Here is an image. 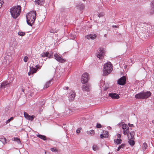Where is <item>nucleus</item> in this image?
Wrapping results in <instances>:
<instances>
[{
	"mask_svg": "<svg viewBox=\"0 0 154 154\" xmlns=\"http://www.w3.org/2000/svg\"><path fill=\"white\" fill-rule=\"evenodd\" d=\"M50 32L51 33H54V30H50Z\"/></svg>",
	"mask_w": 154,
	"mask_h": 154,
	"instance_id": "c03bdc74",
	"label": "nucleus"
},
{
	"mask_svg": "<svg viewBox=\"0 0 154 154\" xmlns=\"http://www.w3.org/2000/svg\"><path fill=\"white\" fill-rule=\"evenodd\" d=\"M18 34L19 35L23 36L25 35V33L24 32H18Z\"/></svg>",
	"mask_w": 154,
	"mask_h": 154,
	"instance_id": "c756f323",
	"label": "nucleus"
},
{
	"mask_svg": "<svg viewBox=\"0 0 154 154\" xmlns=\"http://www.w3.org/2000/svg\"><path fill=\"white\" fill-rule=\"evenodd\" d=\"M126 78L124 76L120 78L118 81V84L121 85H123L126 83Z\"/></svg>",
	"mask_w": 154,
	"mask_h": 154,
	"instance_id": "9b49d317",
	"label": "nucleus"
},
{
	"mask_svg": "<svg viewBox=\"0 0 154 154\" xmlns=\"http://www.w3.org/2000/svg\"><path fill=\"white\" fill-rule=\"evenodd\" d=\"M115 143L117 144H119L121 143L122 140L121 139H116L114 140Z\"/></svg>",
	"mask_w": 154,
	"mask_h": 154,
	"instance_id": "4be33fe9",
	"label": "nucleus"
},
{
	"mask_svg": "<svg viewBox=\"0 0 154 154\" xmlns=\"http://www.w3.org/2000/svg\"><path fill=\"white\" fill-rule=\"evenodd\" d=\"M2 4L1 2H0V8L2 6Z\"/></svg>",
	"mask_w": 154,
	"mask_h": 154,
	"instance_id": "49530a36",
	"label": "nucleus"
},
{
	"mask_svg": "<svg viewBox=\"0 0 154 154\" xmlns=\"http://www.w3.org/2000/svg\"><path fill=\"white\" fill-rule=\"evenodd\" d=\"M104 54V51L103 49L102 48H99L96 52L97 56L101 60L103 59Z\"/></svg>",
	"mask_w": 154,
	"mask_h": 154,
	"instance_id": "39448f33",
	"label": "nucleus"
},
{
	"mask_svg": "<svg viewBox=\"0 0 154 154\" xmlns=\"http://www.w3.org/2000/svg\"><path fill=\"white\" fill-rule=\"evenodd\" d=\"M97 37V35L95 34H89L86 36L85 37L88 39H94Z\"/></svg>",
	"mask_w": 154,
	"mask_h": 154,
	"instance_id": "2eb2a0df",
	"label": "nucleus"
},
{
	"mask_svg": "<svg viewBox=\"0 0 154 154\" xmlns=\"http://www.w3.org/2000/svg\"><path fill=\"white\" fill-rule=\"evenodd\" d=\"M51 150L53 152H57V149L55 147L51 148Z\"/></svg>",
	"mask_w": 154,
	"mask_h": 154,
	"instance_id": "473e14b6",
	"label": "nucleus"
},
{
	"mask_svg": "<svg viewBox=\"0 0 154 154\" xmlns=\"http://www.w3.org/2000/svg\"><path fill=\"white\" fill-rule=\"evenodd\" d=\"M0 141H1L4 144H5L6 143V139L5 137L0 138Z\"/></svg>",
	"mask_w": 154,
	"mask_h": 154,
	"instance_id": "393cba45",
	"label": "nucleus"
},
{
	"mask_svg": "<svg viewBox=\"0 0 154 154\" xmlns=\"http://www.w3.org/2000/svg\"><path fill=\"white\" fill-rule=\"evenodd\" d=\"M10 83L8 81H4L2 82L1 85V87L2 88H5L7 85H9Z\"/></svg>",
	"mask_w": 154,
	"mask_h": 154,
	"instance_id": "dca6fc26",
	"label": "nucleus"
},
{
	"mask_svg": "<svg viewBox=\"0 0 154 154\" xmlns=\"http://www.w3.org/2000/svg\"><path fill=\"white\" fill-rule=\"evenodd\" d=\"M75 93L74 91H72L69 93V100L70 102L73 101L75 97Z\"/></svg>",
	"mask_w": 154,
	"mask_h": 154,
	"instance_id": "9d476101",
	"label": "nucleus"
},
{
	"mask_svg": "<svg viewBox=\"0 0 154 154\" xmlns=\"http://www.w3.org/2000/svg\"><path fill=\"white\" fill-rule=\"evenodd\" d=\"M117 139H121V135L120 134H118L117 135Z\"/></svg>",
	"mask_w": 154,
	"mask_h": 154,
	"instance_id": "58836bf2",
	"label": "nucleus"
},
{
	"mask_svg": "<svg viewBox=\"0 0 154 154\" xmlns=\"http://www.w3.org/2000/svg\"><path fill=\"white\" fill-rule=\"evenodd\" d=\"M69 88V87H64L63 88V89H66V90H67Z\"/></svg>",
	"mask_w": 154,
	"mask_h": 154,
	"instance_id": "79ce46f5",
	"label": "nucleus"
},
{
	"mask_svg": "<svg viewBox=\"0 0 154 154\" xmlns=\"http://www.w3.org/2000/svg\"><path fill=\"white\" fill-rule=\"evenodd\" d=\"M36 14L35 11H32L26 14V21L28 25L32 26L34 23L36 18Z\"/></svg>",
	"mask_w": 154,
	"mask_h": 154,
	"instance_id": "f257e3e1",
	"label": "nucleus"
},
{
	"mask_svg": "<svg viewBox=\"0 0 154 154\" xmlns=\"http://www.w3.org/2000/svg\"><path fill=\"white\" fill-rule=\"evenodd\" d=\"M128 125H129V126L130 127H132L133 126V124H130V123H129L128 124Z\"/></svg>",
	"mask_w": 154,
	"mask_h": 154,
	"instance_id": "a19ab883",
	"label": "nucleus"
},
{
	"mask_svg": "<svg viewBox=\"0 0 154 154\" xmlns=\"http://www.w3.org/2000/svg\"><path fill=\"white\" fill-rule=\"evenodd\" d=\"M119 125L120 126L122 127V128L123 129V131L127 129L128 128H129L127 124L123 122H121L119 123Z\"/></svg>",
	"mask_w": 154,
	"mask_h": 154,
	"instance_id": "f3484780",
	"label": "nucleus"
},
{
	"mask_svg": "<svg viewBox=\"0 0 154 154\" xmlns=\"http://www.w3.org/2000/svg\"><path fill=\"white\" fill-rule=\"evenodd\" d=\"M152 122L153 124H154V120H152Z\"/></svg>",
	"mask_w": 154,
	"mask_h": 154,
	"instance_id": "de8ad7c7",
	"label": "nucleus"
},
{
	"mask_svg": "<svg viewBox=\"0 0 154 154\" xmlns=\"http://www.w3.org/2000/svg\"><path fill=\"white\" fill-rule=\"evenodd\" d=\"M147 147V144L146 143H143L142 147V149L143 150H145Z\"/></svg>",
	"mask_w": 154,
	"mask_h": 154,
	"instance_id": "bb28decb",
	"label": "nucleus"
},
{
	"mask_svg": "<svg viewBox=\"0 0 154 154\" xmlns=\"http://www.w3.org/2000/svg\"><path fill=\"white\" fill-rule=\"evenodd\" d=\"M28 58L26 56H25L23 58V60L25 62H27L28 60Z\"/></svg>",
	"mask_w": 154,
	"mask_h": 154,
	"instance_id": "72a5a7b5",
	"label": "nucleus"
},
{
	"mask_svg": "<svg viewBox=\"0 0 154 154\" xmlns=\"http://www.w3.org/2000/svg\"><path fill=\"white\" fill-rule=\"evenodd\" d=\"M75 38V37L74 36L73 37V39L74 38Z\"/></svg>",
	"mask_w": 154,
	"mask_h": 154,
	"instance_id": "09e8293b",
	"label": "nucleus"
},
{
	"mask_svg": "<svg viewBox=\"0 0 154 154\" xmlns=\"http://www.w3.org/2000/svg\"><path fill=\"white\" fill-rule=\"evenodd\" d=\"M112 27L113 28H117L118 27L117 26H116V25H113L112 26Z\"/></svg>",
	"mask_w": 154,
	"mask_h": 154,
	"instance_id": "a18cd8bd",
	"label": "nucleus"
},
{
	"mask_svg": "<svg viewBox=\"0 0 154 154\" xmlns=\"http://www.w3.org/2000/svg\"><path fill=\"white\" fill-rule=\"evenodd\" d=\"M106 137V136H104L103 135V134H101L100 135V137L101 138H102L104 137Z\"/></svg>",
	"mask_w": 154,
	"mask_h": 154,
	"instance_id": "ea45409f",
	"label": "nucleus"
},
{
	"mask_svg": "<svg viewBox=\"0 0 154 154\" xmlns=\"http://www.w3.org/2000/svg\"><path fill=\"white\" fill-rule=\"evenodd\" d=\"M151 7L152 8L151 10L154 12V1L152 2Z\"/></svg>",
	"mask_w": 154,
	"mask_h": 154,
	"instance_id": "2f4dec72",
	"label": "nucleus"
},
{
	"mask_svg": "<svg viewBox=\"0 0 154 154\" xmlns=\"http://www.w3.org/2000/svg\"><path fill=\"white\" fill-rule=\"evenodd\" d=\"M30 70L31 71L32 74L36 73L37 72V69L35 68L30 67Z\"/></svg>",
	"mask_w": 154,
	"mask_h": 154,
	"instance_id": "5701e85b",
	"label": "nucleus"
},
{
	"mask_svg": "<svg viewBox=\"0 0 154 154\" xmlns=\"http://www.w3.org/2000/svg\"><path fill=\"white\" fill-rule=\"evenodd\" d=\"M24 115L25 118L29 120L32 121L34 118V116H30L26 112H24Z\"/></svg>",
	"mask_w": 154,
	"mask_h": 154,
	"instance_id": "ddd939ff",
	"label": "nucleus"
},
{
	"mask_svg": "<svg viewBox=\"0 0 154 154\" xmlns=\"http://www.w3.org/2000/svg\"><path fill=\"white\" fill-rule=\"evenodd\" d=\"M112 65L109 62L104 64L103 71L104 75H106L109 74L112 71Z\"/></svg>",
	"mask_w": 154,
	"mask_h": 154,
	"instance_id": "7ed1b4c3",
	"label": "nucleus"
},
{
	"mask_svg": "<svg viewBox=\"0 0 154 154\" xmlns=\"http://www.w3.org/2000/svg\"><path fill=\"white\" fill-rule=\"evenodd\" d=\"M123 131L124 134L127 135L128 139L134 138L133 135H132L129 131V128H128L127 129L123 130Z\"/></svg>",
	"mask_w": 154,
	"mask_h": 154,
	"instance_id": "6e6552de",
	"label": "nucleus"
},
{
	"mask_svg": "<svg viewBox=\"0 0 154 154\" xmlns=\"http://www.w3.org/2000/svg\"><path fill=\"white\" fill-rule=\"evenodd\" d=\"M88 80V74L85 72L82 75L81 80L82 83L85 84L86 83Z\"/></svg>",
	"mask_w": 154,
	"mask_h": 154,
	"instance_id": "0eeeda50",
	"label": "nucleus"
},
{
	"mask_svg": "<svg viewBox=\"0 0 154 154\" xmlns=\"http://www.w3.org/2000/svg\"><path fill=\"white\" fill-rule=\"evenodd\" d=\"M82 89L83 91H89L91 89L90 85L88 84H84L82 86Z\"/></svg>",
	"mask_w": 154,
	"mask_h": 154,
	"instance_id": "f8f14e48",
	"label": "nucleus"
},
{
	"mask_svg": "<svg viewBox=\"0 0 154 154\" xmlns=\"http://www.w3.org/2000/svg\"><path fill=\"white\" fill-rule=\"evenodd\" d=\"M21 10V7L20 5L13 7L10 9V12L12 17L16 19L20 15Z\"/></svg>",
	"mask_w": 154,
	"mask_h": 154,
	"instance_id": "f03ea898",
	"label": "nucleus"
},
{
	"mask_svg": "<svg viewBox=\"0 0 154 154\" xmlns=\"http://www.w3.org/2000/svg\"><path fill=\"white\" fill-rule=\"evenodd\" d=\"M14 119L13 117H11L10 118L8 119L6 121V124H7L9 122L13 120Z\"/></svg>",
	"mask_w": 154,
	"mask_h": 154,
	"instance_id": "f704fd0d",
	"label": "nucleus"
},
{
	"mask_svg": "<svg viewBox=\"0 0 154 154\" xmlns=\"http://www.w3.org/2000/svg\"><path fill=\"white\" fill-rule=\"evenodd\" d=\"M36 136L44 140H46V137L45 135H43L41 134H37Z\"/></svg>",
	"mask_w": 154,
	"mask_h": 154,
	"instance_id": "aec40b11",
	"label": "nucleus"
},
{
	"mask_svg": "<svg viewBox=\"0 0 154 154\" xmlns=\"http://www.w3.org/2000/svg\"><path fill=\"white\" fill-rule=\"evenodd\" d=\"M96 127L97 128H100L101 127V125L100 124L97 123Z\"/></svg>",
	"mask_w": 154,
	"mask_h": 154,
	"instance_id": "e433bc0d",
	"label": "nucleus"
},
{
	"mask_svg": "<svg viewBox=\"0 0 154 154\" xmlns=\"http://www.w3.org/2000/svg\"><path fill=\"white\" fill-rule=\"evenodd\" d=\"M105 15V13L103 12H101L98 15V17H103Z\"/></svg>",
	"mask_w": 154,
	"mask_h": 154,
	"instance_id": "7c9ffc66",
	"label": "nucleus"
},
{
	"mask_svg": "<svg viewBox=\"0 0 154 154\" xmlns=\"http://www.w3.org/2000/svg\"><path fill=\"white\" fill-rule=\"evenodd\" d=\"M109 96L112 99H118L119 98V96L115 93H109Z\"/></svg>",
	"mask_w": 154,
	"mask_h": 154,
	"instance_id": "4468645a",
	"label": "nucleus"
},
{
	"mask_svg": "<svg viewBox=\"0 0 154 154\" xmlns=\"http://www.w3.org/2000/svg\"><path fill=\"white\" fill-rule=\"evenodd\" d=\"M151 93L150 91L146 92H141L135 95V98L137 99H145L151 96Z\"/></svg>",
	"mask_w": 154,
	"mask_h": 154,
	"instance_id": "20e7f679",
	"label": "nucleus"
},
{
	"mask_svg": "<svg viewBox=\"0 0 154 154\" xmlns=\"http://www.w3.org/2000/svg\"><path fill=\"white\" fill-rule=\"evenodd\" d=\"M42 57H47L50 58L53 57V52L51 51L44 52L40 54Z\"/></svg>",
	"mask_w": 154,
	"mask_h": 154,
	"instance_id": "423d86ee",
	"label": "nucleus"
},
{
	"mask_svg": "<svg viewBox=\"0 0 154 154\" xmlns=\"http://www.w3.org/2000/svg\"><path fill=\"white\" fill-rule=\"evenodd\" d=\"M54 56L55 59L59 62L61 63H63L66 61V60L62 58L61 57L57 54L56 53L54 54Z\"/></svg>",
	"mask_w": 154,
	"mask_h": 154,
	"instance_id": "1a4fd4ad",
	"label": "nucleus"
},
{
	"mask_svg": "<svg viewBox=\"0 0 154 154\" xmlns=\"http://www.w3.org/2000/svg\"><path fill=\"white\" fill-rule=\"evenodd\" d=\"M87 133L88 134L91 135H93L95 134V132L94 130H90V131H87Z\"/></svg>",
	"mask_w": 154,
	"mask_h": 154,
	"instance_id": "b1692460",
	"label": "nucleus"
},
{
	"mask_svg": "<svg viewBox=\"0 0 154 154\" xmlns=\"http://www.w3.org/2000/svg\"><path fill=\"white\" fill-rule=\"evenodd\" d=\"M133 138H132L128 139V143L129 144L132 146H134L135 143V142L133 140Z\"/></svg>",
	"mask_w": 154,
	"mask_h": 154,
	"instance_id": "6ab92c4d",
	"label": "nucleus"
},
{
	"mask_svg": "<svg viewBox=\"0 0 154 154\" xmlns=\"http://www.w3.org/2000/svg\"><path fill=\"white\" fill-rule=\"evenodd\" d=\"M99 148L96 145H94L93 146V149L94 151H96Z\"/></svg>",
	"mask_w": 154,
	"mask_h": 154,
	"instance_id": "c85d7f7f",
	"label": "nucleus"
},
{
	"mask_svg": "<svg viewBox=\"0 0 154 154\" xmlns=\"http://www.w3.org/2000/svg\"><path fill=\"white\" fill-rule=\"evenodd\" d=\"M125 146V144H122L120 146H119L118 148L117 151H119L121 149L123 148Z\"/></svg>",
	"mask_w": 154,
	"mask_h": 154,
	"instance_id": "cd10ccee",
	"label": "nucleus"
},
{
	"mask_svg": "<svg viewBox=\"0 0 154 154\" xmlns=\"http://www.w3.org/2000/svg\"><path fill=\"white\" fill-rule=\"evenodd\" d=\"M13 139L14 141H16L18 144H21V142L20 139L17 137H14Z\"/></svg>",
	"mask_w": 154,
	"mask_h": 154,
	"instance_id": "a878e982",
	"label": "nucleus"
},
{
	"mask_svg": "<svg viewBox=\"0 0 154 154\" xmlns=\"http://www.w3.org/2000/svg\"><path fill=\"white\" fill-rule=\"evenodd\" d=\"M81 129L79 128L76 130V132L77 133H79L80 132V130Z\"/></svg>",
	"mask_w": 154,
	"mask_h": 154,
	"instance_id": "4c0bfd02",
	"label": "nucleus"
},
{
	"mask_svg": "<svg viewBox=\"0 0 154 154\" xmlns=\"http://www.w3.org/2000/svg\"><path fill=\"white\" fill-rule=\"evenodd\" d=\"M31 74H32V73L31 72V71L30 70V71L28 73V74L29 75H30Z\"/></svg>",
	"mask_w": 154,
	"mask_h": 154,
	"instance_id": "37998d69",
	"label": "nucleus"
},
{
	"mask_svg": "<svg viewBox=\"0 0 154 154\" xmlns=\"http://www.w3.org/2000/svg\"><path fill=\"white\" fill-rule=\"evenodd\" d=\"M35 2L36 4L41 5L44 4L45 0H35Z\"/></svg>",
	"mask_w": 154,
	"mask_h": 154,
	"instance_id": "a211bd4d",
	"label": "nucleus"
},
{
	"mask_svg": "<svg viewBox=\"0 0 154 154\" xmlns=\"http://www.w3.org/2000/svg\"><path fill=\"white\" fill-rule=\"evenodd\" d=\"M51 82H52V80H49V81L47 82L45 85L44 86V88H48V87L49 86L51 85Z\"/></svg>",
	"mask_w": 154,
	"mask_h": 154,
	"instance_id": "412c9836",
	"label": "nucleus"
},
{
	"mask_svg": "<svg viewBox=\"0 0 154 154\" xmlns=\"http://www.w3.org/2000/svg\"><path fill=\"white\" fill-rule=\"evenodd\" d=\"M35 69H37H37H40L41 67V66H40L39 65H37L35 66Z\"/></svg>",
	"mask_w": 154,
	"mask_h": 154,
	"instance_id": "c9c22d12",
	"label": "nucleus"
}]
</instances>
